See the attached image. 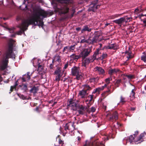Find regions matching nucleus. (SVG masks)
<instances>
[{
  "instance_id": "f257e3e1",
  "label": "nucleus",
  "mask_w": 146,
  "mask_h": 146,
  "mask_svg": "<svg viewBox=\"0 0 146 146\" xmlns=\"http://www.w3.org/2000/svg\"><path fill=\"white\" fill-rule=\"evenodd\" d=\"M15 40L11 39L9 40L8 48L5 53V56L2 60L0 61V70H4L7 68L9 58L15 59V54H17V52H15V53H14L13 49L15 46Z\"/></svg>"
},
{
  "instance_id": "f03ea898",
  "label": "nucleus",
  "mask_w": 146,
  "mask_h": 146,
  "mask_svg": "<svg viewBox=\"0 0 146 146\" xmlns=\"http://www.w3.org/2000/svg\"><path fill=\"white\" fill-rule=\"evenodd\" d=\"M47 15V13L44 11H35L32 14L31 18L29 19L26 20L24 23H28L27 25V26L29 25L32 24L35 26L42 27L43 25V23L40 19V16H42L44 18Z\"/></svg>"
},
{
  "instance_id": "7ed1b4c3",
  "label": "nucleus",
  "mask_w": 146,
  "mask_h": 146,
  "mask_svg": "<svg viewBox=\"0 0 146 146\" xmlns=\"http://www.w3.org/2000/svg\"><path fill=\"white\" fill-rule=\"evenodd\" d=\"M146 135V133H142L140 134L138 137H136L135 135H130L129 137V139L127 142L130 143L134 142L136 144L140 143L143 141L145 139L144 137Z\"/></svg>"
},
{
  "instance_id": "20e7f679",
  "label": "nucleus",
  "mask_w": 146,
  "mask_h": 146,
  "mask_svg": "<svg viewBox=\"0 0 146 146\" xmlns=\"http://www.w3.org/2000/svg\"><path fill=\"white\" fill-rule=\"evenodd\" d=\"M25 21L26 20L23 21L21 24L19 25L18 27L21 30L17 32L16 33L17 35H21L22 33L25 34L24 31L27 29V28L28 27L27 26L28 23L26 24L25 23H24V22H25Z\"/></svg>"
},
{
  "instance_id": "39448f33",
  "label": "nucleus",
  "mask_w": 146,
  "mask_h": 146,
  "mask_svg": "<svg viewBox=\"0 0 146 146\" xmlns=\"http://www.w3.org/2000/svg\"><path fill=\"white\" fill-rule=\"evenodd\" d=\"M54 74L56 76L55 80L59 81L60 80L61 77L63 74L62 72L61 68L59 67L57 68L54 72Z\"/></svg>"
},
{
  "instance_id": "423d86ee",
  "label": "nucleus",
  "mask_w": 146,
  "mask_h": 146,
  "mask_svg": "<svg viewBox=\"0 0 146 146\" xmlns=\"http://www.w3.org/2000/svg\"><path fill=\"white\" fill-rule=\"evenodd\" d=\"M99 54V51L97 50L96 52H95L94 54L92 59H90V58H86L84 62L85 65L88 64L90 62H93L94 60L96 59V57H98L99 56H98Z\"/></svg>"
},
{
  "instance_id": "0eeeda50",
  "label": "nucleus",
  "mask_w": 146,
  "mask_h": 146,
  "mask_svg": "<svg viewBox=\"0 0 146 146\" xmlns=\"http://www.w3.org/2000/svg\"><path fill=\"white\" fill-rule=\"evenodd\" d=\"M89 88L90 87L86 85L84 86V90L80 91L79 94L82 98H84L88 94L86 92V91L88 90Z\"/></svg>"
},
{
  "instance_id": "6e6552de",
  "label": "nucleus",
  "mask_w": 146,
  "mask_h": 146,
  "mask_svg": "<svg viewBox=\"0 0 146 146\" xmlns=\"http://www.w3.org/2000/svg\"><path fill=\"white\" fill-rule=\"evenodd\" d=\"M78 68L76 67H74V76H75L77 80H79L82 77L81 73L78 72Z\"/></svg>"
},
{
  "instance_id": "1a4fd4ad",
  "label": "nucleus",
  "mask_w": 146,
  "mask_h": 146,
  "mask_svg": "<svg viewBox=\"0 0 146 146\" xmlns=\"http://www.w3.org/2000/svg\"><path fill=\"white\" fill-rule=\"evenodd\" d=\"M94 1L95 2L94 3H93L90 5L88 9L89 11L94 12L97 9L98 7H99L98 5H96V3L98 1V0H95Z\"/></svg>"
},
{
  "instance_id": "9d476101",
  "label": "nucleus",
  "mask_w": 146,
  "mask_h": 146,
  "mask_svg": "<svg viewBox=\"0 0 146 146\" xmlns=\"http://www.w3.org/2000/svg\"><path fill=\"white\" fill-rule=\"evenodd\" d=\"M91 51V49L88 48L84 49L81 53L80 55L83 58H85L88 56Z\"/></svg>"
},
{
  "instance_id": "9b49d317",
  "label": "nucleus",
  "mask_w": 146,
  "mask_h": 146,
  "mask_svg": "<svg viewBox=\"0 0 146 146\" xmlns=\"http://www.w3.org/2000/svg\"><path fill=\"white\" fill-rule=\"evenodd\" d=\"M30 73L29 72H27V74L23 75L22 78L23 82L28 81L30 79V76L32 75V73L30 75Z\"/></svg>"
},
{
  "instance_id": "f8f14e48",
  "label": "nucleus",
  "mask_w": 146,
  "mask_h": 146,
  "mask_svg": "<svg viewBox=\"0 0 146 146\" xmlns=\"http://www.w3.org/2000/svg\"><path fill=\"white\" fill-rule=\"evenodd\" d=\"M67 106L68 108L73 110V99H70L68 100Z\"/></svg>"
},
{
  "instance_id": "ddd939ff",
  "label": "nucleus",
  "mask_w": 146,
  "mask_h": 146,
  "mask_svg": "<svg viewBox=\"0 0 146 146\" xmlns=\"http://www.w3.org/2000/svg\"><path fill=\"white\" fill-rule=\"evenodd\" d=\"M124 20L125 19L123 17H122L118 19L114 20L113 22L119 25L124 22Z\"/></svg>"
},
{
  "instance_id": "4468645a",
  "label": "nucleus",
  "mask_w": 146,
  "mask_h": 146,
  "mask_svg": "<svg viewBox=\"0 0 146 146\" xmlns=\"http://www.w3.org/2000/svg\"><path fill=\"white\" fill-rule=\"evenodd\" d=\"M73 46L71 45V46H66L65 47L63 50V52H64L65 51L67 50L68 52H72V50H73Z\"/></svg>"
},
{
  "instance_id": "2eb2a0df",
  "label": "nucleus",
  "mask_w": 146,
  "mask_h": 146,
  "mask_svg": "<svg viewBox=\"0 0 146 146\" xmlns=\"http://www.w3.org/2000/svg\"><path fill=\"white\" fill-rule=\"evenodd\" d=\"M95 69L100 74H103L104 72V70L100 67H96L95 68Z\"/></svg>"
},
{
  "instance_id": "dca6fc26",
  "label": "nucleus",
  "mask_w": 146,
  "mask_h": 146,
  "mask_svg": "<svg viewBox=\"0 0 146 146\" xmlns=\"http://www.w3.org/2000/svg\"><path fill=\"white\" fill-rule=\"evenodd\" d=\"M38 90V88L35 86H33L30 90V92L31 93L35 94Z\"/></svg>"
},
{
  "instance_id": "f3484780",
  "label": "nucleus",
  "mask_w": 146,
  "mask_h": 146,
  "mask_svg": "<svg viewBox=\"0 0 146 146\" xmlns=\"http://www.w3.org/2000/svg\"><path fill=\"white\" fill-rule=\"evenodd\" d=\"M60 9L62 11V13L63 14L67 13L69 9L66 7H61Z\"/></svg>"
},
{
  "instance_id": "a211bd4d",
  "label": "nucleus",
  "mask_w": 146,
  "mask_h": 146,
  "mask_svg": "<svg viewBox=\"0 0 146 146\" xmlns=\"http://www.w3.org/2000/svg\"><path fill=\"white\" fill-rule=\"evenodd\" d=\"M119 70L117 69L110 70L109 71V73L110 75H112L119 72Z\"/></svg>"
},
{
  "instance_id": "6ab92c4d",
  "label": "nucleus",
  "mask_w": 146,
  "mask_h": 146,
  "mask_svg": "<svg viewBox=\"0 0 146 146\" xmlns=\"http://www.w3.org/2000/svg\"><path fill=\"white\" fill-rule=\"evenodd\" d=\"M70 124H71V125L72 126H73V123H71L70 122L69 123L66 124V125L64 126V130L65 131H66L67 130H70V129L69 128V125Z\"/></svg>"
},
{
  "instance_id": "aec40b11",
  "label": "nucleus",
  "mask_w": 146,
  "mask_h": 146,
  "mask_svg": "<svg viewBox=\"0 0 146 146\" xmlns=\"http://www.w3.org/2000/svg\"><path fill=\"white\" fill-rule=\"evenodd\" d=\"M117 119V113L116 112H115L113 113L112 116L110 117V119H115V120H116Z\"/></svg>"
},
{
  "instance_id": "412c9836",
  "label": "nucleus",
  "mask_w": 146,
  "mask_h": 146,
  "mask_svg": "<svg viewBox=\"0 0 146 146\" xmlns=\"http://www.w3.org/2000/svg\"><path fill=\"white\" fill-rule=\"evenodd\" d=\"M54 60H55L56 61H57L59 62H60V61H60L61 59H60V56L59 55H58V54H56L55 56L54 57Z\"/></svg>"
},
{
  "instance_id": "4be33fe9",
  "label": "nucleus",
  "mask_w": 146,
  "mask_h": 146,
  "mask_svg": "<svg viewBox=\"0 0 146 146\" xmlns=\"http://www.w3.org/2000/svg\"><path fill=\"white\" fill-rule=\"evenodd\" d=\"M106 86L107 85L106 84H105L104 86L96 88V90L98 92H99L100 91L103 90L105 87H106Z\"/></svg>"
},
{
  "instance_id": "5701e85b",
  "label": "nucleus",
  "mask_w": 146,
  "mask_h": 146,
  "mask_svg": "<svg viewBox=\"0 0 146 146\" xmlns=\"http://www.w3.org/2000/svg\"><path fill=\"white\" fill-rule=\"evenodd\" d=\"M18 80L17 81H15V84L13 86H11V87L10 90L11 92H12L13 91V89L14 88H15L18 85L17 82Z\"/></svg>"
},
{
  "instance_id": "b1692460",
  "label": "nucleus",
  "mask_w": 146,
  "mask_h": 146,
  "mask_svg": "<svg viewBox=\"0 0 146 146\" xmlns=\"http://www.w3.org/2000/svg\"><path fill=\"white\" fill-rule=\"evenodd\" d=\"M91 31L90 29H89L87 26H85L84 27V28L82 30V32L84 31Z\"/></svg>"
},
{
  "instance_id": "393cba45",
  "label": "nucleus",
  "mask_w": 146,
  "mask_h": 146,
  "mask_svg": "<svg viewBox=\"0 0 146 146\" xmlns=\"http://www.w3.org/2000/svg\"><path fill=\"white\" fill-rule=\"evenodd\" d=\"M125 19L124 22H127L130 21H131V18L130 17H123Z\"/></svg>"
},
{
  "instance_id": "a878e982",
  "label": "nucleus",
  "mask_w": 146,
  "mask_h": 146,
  "mask_svg": "<svg viewBox=\"0 0 146 146\" xmlns=\"http://www.w3.org/2000/svg\"><path fill=\"white\" fill-rule=\"evenodd\" d=\"M126 54L128 59L132 58L133 57V56L131 54L130 52H126Z\"/></svg>"
},
{
  "instance_id": "bb28decb",
  "label": "nucleus",
  "mask_w": 146,
  "mask_h": 146,
  "mask_svg": "<svg viewBox=\"0 0 146 146\" xmlns=\"http://www.w3.org/2000/svg\"><path fill=\"white\" fill-rule=\"evenodd\" d=\"M94 144V143H90L89 141H86V144L83 146H92Z\"/></svg>"
},
{
  "instance_id": "cd10ccee",
  "label": "nucleus",
  "mask_w": 146,
  "mask_h": 146,
  "mask_svg": "<svg viewBox=\"0 0 146 146\" xmlns=\"http://www.w3.org/2000/svg\"><path fill=\"white\" fill-rule=\"evenodd\" d=\"M119 16V15L117 14L115 15H113L112 16H111L110 17V19H113L115 18H116L117 17H118Z\"/></svg>"
},
{
  "instance_id": "c85d7f7f",
  "label": "nucleus",
  "mask_w": 146,
  "mask_h": 146,
  "mask_svg": "<svg viewBox=\"0 0 146 146\" xmlns=\"http://www.w3.org/2000/svg\"><path fill=\"white\" fill-rule=\"evenodd\" d=\"M38 70L39 71H41L42 70V65H39L38 67Z\"/></svg>"
},
{
  "instance_id": "c756f323",
  "label": "nucleus",
  "mask_w": 146,
  "mask_h": 146,
  "mask_svg": "<svg viewBox=\"0 0 146 146\" xmlns=\"http://www.w3.org/2000/svg\"><path fill=\"white\" fill-rule=\"evenodd\" d=\"M107 56V54H102L101 56L99 58L102 60L104 58Z\"/></svg>"
},
{
  "instance_id": "7c9ffc66",
  "label": "nucleus",
  "mask_w": 146,
  "mask_h": 146,
  "mask_svg": "<svg viewBox=\"0 0 146 146\" xmlns=\"http://www.w3.org/2000/svg\"><path fill=\"white\" fill-rule=\"evenodd\" d=\"M141 60L144 61L145 62H146V55H143L141 57Z\"/></svg>"
},
{
  "instance_id": "2f4dec72",
  "label": "nucleus",
  "mask_w": 146,
  "mask_h": 146,
  "mask_svg": "<svg viewBox=\"0 0 146 146\" xmlns=\"http://www.w3.org/2000/svg\"><path fill=\"white\" fill-rule=\"evenodd\" d=\"M96 41L94 40L93 39L92 40H88L87 41V42L88 43L91 44L92 43H93L94 42H95Z\"/></svg>"
},
{
  "instance_id": "473e14b6",
  "label": "nucleus",
  "mask_w": 146,
  "mask_h": 146,
  "mask_svg": "<svg viewBox=\"0 0 146 146\" xmlns=\"http://www.w3.org/2000/svg\"><path fill=\"white\" fill-rule=\"evenodd\" d=\"M58 143L59 144H61V146H63L64 144V141L60 139H59Z\"/></svg>"
},
{
  "instance_id": "72a5a7b5",
  "label": "nucleus",
  "mask_w": 146,
  "mask_h": 146,
  "mask_svg": "<svg viewBox=\"0 0 146 146\" xmlns=\"http://www.w3.org/2000/svg\"><path fill=\"white\" fill-rule=\"evenodd\" d=\"M41 109L40 107H36L35 109V111L38 112H39L41 111Z\"/></svg>"
},
{
  "instance_id": "f704fd0d",
  "label": "nucleus",
  "mask_w": 146,
  "mask_h": 146,
  "mask_svg": "<svg viewBox=\"0 0 146 146\" xmlns=\"http://www.w3.org/2000/svg\"><path fill=\"white\" fill-rule=\"evenodd\" d=\"M88 98L89 99L90 98V99L89 100L90 102L91 101H92V99L93 98V95H89L88 96Z\"/></svg>"
},
{
  "instance_id": "c9c22d12",
  "label": "nucleus",
  "mask_w": 146,
  "mask_h": 146,
  "mask_svg": "<svg viewBox=\"0 0 146 146\" xmlns=\"http://www.w3.org/2000/svg\"><path fill=\"white\" fill-rule=\"evenodd\" d=\"M15 29L14 28H9L8 29V30L10 33H13L14 32V30Z\"/></svg>"
},
{
  "instance_id": "e433bc0d",
  "label": "nucleus",
  "mask_w": 146,
  "mask_h": 146,
  "mask_svg": "<svg viewBox=\"0 0 146 146\" xmlns=\"http://www.w3.org/2000/svg\"><path fill=\"white\" fill-rule=\"evenodd\" d=\"M126 76L129 79H131L133 77V76L131 75H126Z\"/></svg>"
},
{
  "instance_id": "4c0bfd02",
  "label": "nucleus",
  "mask_w": 146,
  "mask_h": 146,
  "mask_svg": "<svg viewBox=\"0 0 146 146\" xmlns=\"http://www.w3.org/2000/svg\"><path fill=\"white\" fill-rule=\"evenodd\" d=\"M80 56H78L75 55L74 54V60H76L78 59L79 58Z\"/></svg>"
},
{
  "instance_id": "58836bf2",
  "label": "nucleus",
  "mask_w": 146,
  "mask_h": 146,
  "mask_svg": "<svg viewBox=\"0 0 146 146\" xmlns=\"http://www.w3.org/2000/svg\"><path fill=\"white\" fill-rule=\"evenodd\" d=\"M125 102L124 98L121 96L120 98V102Z\"/></svg>"
},
{
  "instance_id": "ea45409f",
  "label": "nucleus",
  "mask_w": 146,
  "mask_h": 146,
  "mask_svg": "<svg viewBox=\"0 0 146 146\" xmlns=\"http://www.w3.org/2000/svg\"><path fill=\"white\" fill-rule=\"evenodd\" d=\"M54 60H52V63H51L50 65V68L51 69H52V67H53V63H54Z\"/></svg>"
},
{
  "instance_id": "a19ab883",
  "label": "nucleus",
  "mask_w": 146,
  "mask_h": 146,
  "mask_svg": "<svg viewBox=\"0 0 146 146\" xmlns=\"http://www.w3.org/2000/svg\"><path fill=\"white\" fill-rule=\"evenodd\" d=\"M110 78H108L106 79L105 81L107 83V84H108L110 83Z\"/></svg>"
},
{
  "instance_id": "79ce46f5",
  "label": "nucleus",
  "mask_w": 146,
  "mask_h": 146,
  "mask_svg": "<svg viewBox=\"0 0 146 146\" xmlns=\"http://www.w3.org/2000/svg\"><path fill=\"white\" fill-rule=\"evenodd\" d=\"M96 109L95 108L92 107L91 108V111L92 112H94L95 111Z\"/></svg>"
},
{
  "instance_id": "37998d69",
  "label": "nucleus",
  "mask_w": 146,
  "mask_h": 146,
  "mask_svg": "<svg viewBox=\"0 0 146 146\" xmlns=\"http://www.w3.org/2000/svg\"><path fill=\"white\" fill-rule=\"evenodd\" d=\"M139 12V10L138 9H136L135 11V14H137Z\"/></svg>"
},
{
  "instance_id": "c03bdc74",
  "label": "nucleus",
  "mask_w": 146,
  "mask_h": 146,
  "mask_svg": "<svg viewBox=\"0 0 146 146\" xmlns=\"http://www.w3.org/2000/svg\"><path fill=\"white\" fill-rule=\"evenodd\" d=\"M143 22L144 25V26H146V18L144 19H143Z\"/></svg>"
},
{
  "instance_id": "a18cd8bd",
  "label": "nucleus",
  "mask_w": 146,
  "mask_h": 146,
  "mask_svg": "<svg viewBox=\"0 0 146 146\" xmlns=\"http://www.w3.org/2000/svg\"><path fill=\"white\" fill-rule=\"evenodd\" d=\"M135 93V92H133V90H132L131 91V95H132V96L134 97Z\"/></svg>"
},
{
  "instance_id": "49530a36",
  "label": "nucleus",
  "mask_w": 146,
  "mask_h": 146,
  "mask_svg": "<svg viewBox=\"0 0 146 146\" xmlns=\"http://www.w3.org/2000/svg\"><path fill=\"white\" fill-rule=\"evenodd\" d=\"M73 62V60H72V59H71L70 61L69 65H70V66H71L72 65L71 64H72V63Z\"/></svg>"
},
{
  "instance_id": "de8ad7c7",
  "label": "nucleus",
  "mask_w": 146,
  "mask_h": 146,
  "mask_svg": "<svg viewBox=\"0 0 146 146\" xmlns=\"http://www.w3.org/2000/svg\"><path fill=\"white\" fill-rule=\"evenodd\" d=\"M68 64H65L64 65V69H66L68 67Z\"/></svg>"
},
{
  "instance_id": "09e8293b",
  "label": "nucleus",
  "mask_w": 146,
  "mask_h": 146,
  "mask_svg": "<svg viewBox=\"0 0 146 146\" xmlns=\"http://www.w3.org/2000/svg\"><path fill=\"white\" fill-rule=\"evenodd\" d=\"M95 146H104V145L103 144L100 143V145H96Z\"/></svg>"
},
{
  "instance_id": "8fccbe9b",
  "label": "nucleus",
  "mask_w": 146,
  "mask_h": 146,
  "mask_svg": "<svg viewBox=\"0 0 146 146\" xmlns=\"http://www.w3.org/2000/svg\"><path fill=\"white\" fill-rule=\"evenodd\" d=\"M16 34H12L10 36L11 37H15Z\"/></svg>"
},
{
  "instance_id": "3c124183",
  "label": "nucleus",
  "mask_w": 146,
  "mask_h": 146,
  "mask_svg": "<svg viewBox=\"0 0 146 146\" xmlns=\"http://www.w3.org/2000/svg\"><path fill=\"white\" fill-rule=\"evenodd\" d=\"M22 98L23 100H25L26 99V97L25 96H24L23 95H22Z\"/></svg>"
},
{
  "instance_id": "603ef678",
  "label": "nucleus",
  "mask_w": 146,
  "mask_h": 146,
  "mask_svg": "<svg viewBox=\"0 0 146 146\" xmlns=\"http://www.w3.org/2000/svg\"><path fill=\"white\" fill-rule=\"evenodd\" d=\"M75 106L76 107V109H77L78 108V104H75Z\"/></svg>"
},
{
  "instance_id": "864d4df0",
  "label": "nucleus",
  "mask_w": 146,
  "mask_h": 146,
  "mask_svg": "<svg viewBox=\"0 0 146 146\" xmlns=\"http://www.w3.org/2000/svg\"><path fill=\"white\" fill-rule=\"evenodd\" d=\"M96 92H98L97 91V90H96V89L94 90V91L92 93L93 94H94V93H96Z\"/></svg>"
},
{
  "instance_id": "5fc2aeb1",
  "label": "nucleus",
  "mask_w": 146,
  "mask_h": 146,
  "mask_svg": "<svg viewBox=\"0 0 146 146\" xmlns=\"http://www.w3.org/2000/svg\"><path fill=\"white\" fill-rule=\"evenodd\" d=\"M24 87L25 88V89H27V86L26 85H24Z\"/></svg>"
},
{
  "instance_id": "6e6d98bb",
  "label": "nucleus",
  "mask_w": 146,
  "mask_h": 146,
  "mask_svg": "<svg viewBox=\"0 0 146 146\" xmlns=\"http://www.w3.org/2000/svg\"><path fill=\"white\" fill-rule=\"evenodd\" d=\"M72 74L73 75V68H72Z\"/></svg>"
},
{
  "instance_id": "4d7b16f0",
  "label": "nucleus",
  "mask_w": 146,
  "mask_h": 146,
  "mask_svg": "<svg viewBox=\"0 0 146 146\" xmlns=\"http://www.w3.org/2000/svg\"><path fill=\"white\" fill-rule=\"evenodd\" d=\"M108 48H109V49H111V48H112V47H111V46H108Z\"/></svg>"
},
{
  "instance_id": "13d9d810",
  "label": "nucleus",
  "mask_w": 146,
  "mask_h": 146,
  "mask_svg": "<svg viewBox=\"0 0 146 146\" xmlns=\"http://www.w3.org/2000/svg\"><path fill=\"white\" fill-rule=\"evenodd\" d=\"M92 80H94V81H96V80H96V79H95V78H93V79H92Z\"/></svg>"
},
{
  "instance_id": "bf43d9fd",
  "label": "nucleus",
  "mask_w": 146,
  "mask_h": 146,
  "mask_svg": "<svg viewBox=\"0 0 146 146\" xmlns=\"http://www.w3.org/2000/svg\"><path fill=\"white\" fill-rule=\"evenodd\" d=\"M80 139V137H78V140L79 141Z\"/></svg>"
},
{
  "instance_id": "052dcab7",
  "label": "nucleus",
  "mask_w": 146,
  "mask_h": 146,
  "mask_svg": "<svg viewBox=\"0 0 146 146\" xmlns=\"http://www.w3.org/2000/svg\"><path fill=\"white\" fill-rule=\"evenodd\" d=\"M80 29V28H76V30L77 31H79Z\"/></svg>"
},
{
  "instance_id": "680f3d73",
  "label": "nucleus",
  "mask_w": 146,
  "mask_h": 146,
  "mask_svg": "<svg viewBox=\"0 0 146 146\" xmlns=\"http://www.w3.org/2000/svg\"><path fill=\"white\" fill-rule=\"evenodd\" d=\"M72 131H71V133H70V132H69L70 133V134L72 135V134H71V133H72Z\"/></svg>"
},
{
  "instance_id": "e2e57ef3",
  "label": "nucleus",
  "mask_w": 146,
  "mask_h": 146,
  "mask_svg": "<svg viewBox=\"0 0 146 146\" xmlns=\"http://www.w3.org/2000/svg\"><path fill=\"white\" fill-rule=\"evenodd\" d=\"M131 110H135V108H132Z\"/></svg>"
},
{
  "instance_id": "0e129e2a",
  "label": "nucleus",
  "mask_w": 146,
  "mask_h": 146,
  "mask_svg": "<svg viewBox=\"0 0 146 146\" xmlns=\"http://www.w3.org/2000/svg\"><path fill=\"white\" fill-rule=\"evenodd\" d=\"M117 125H118V126H120V125H119V124H118V123H117Z\"/></svg>"
},
{
  "instance_id": "69168bd1",
  "label": "nucleus",
  "mask_w": 146,
  "mask_h": 146,
  "mask_svg": "<svg viewBox=\"0 0 146 146\" xmlns=\"http://www.w3.org/2000/svg\"><path fill=\"white\" fill-rule=\"evenodd\" d=\"M73 56V54H72L71 56V57L72 58V56Z\"/></svg>"
},
{
  "instance_id": "338daca9",
  "label": "nucleus",
  "mask_w": 146,
  "mask_h": 146,
  "mask_svg": "<svg viewBox=\"0 0 146 146\" xmlns=\"http://www.w3.org/2000/svg\"><path fill=\"white\" fill-rule=\"evenodd\" d=\"M3 19L4 20H5L7 19H6V18H3Z\"/></svg>"
},
{
  "instance_id": "774afa93",
  "label": "nucleus",
  "mask_w": 146,
  "mask_h": 146,
  "mask_svg": "<svg viewBox=\"0 0 146 146\" xmlns=\"http://www.w3.org/2000/svg\"><path fill=\"white\" fill-rule=\"evenodd\" d=\"M88 102V100H86V102L87 103V102Z\"/></svg>"
}]
</instances>
